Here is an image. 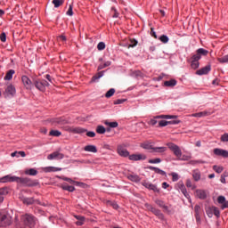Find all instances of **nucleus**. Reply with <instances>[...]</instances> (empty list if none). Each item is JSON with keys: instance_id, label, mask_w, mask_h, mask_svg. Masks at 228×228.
I'll list each match as a JSON object with an SVG mask.
<instances>
[{"instance_id": "47", "label": "nucleus", "mask_w": 228, "mask_h": 228, "mask_svg": "<svg viewBox=\"0 0 228 228\" xmlns=\"http://www.w3.org/2000/svg\"><path fill=\"white\" fill-rule=\"evenodd\" d=\"M50 136H61V132L58 130L50 131Z\"/></svg>"}, {"instance_id": "2", "label": "nucleus", "mask_w": 228, "mask_h": 228, "mask_svg": "<svg viewBox=\"0 0 228 228\" xmlns=\"http://www.w3.org/2000/svg\"><path fill=\"white\" fill-rule=\"evenodd\" d=\"M0 183H21L22 184H28L29 178H20L18 176L5 175L0 178Z\"/></svg>"}, {"instance_id": "59", "label": "nucleus", "mask_w": 228, "mask_h": 228, "mask_svg": "<svg viewBox=\"0 0 228 228\" xmlns=\"http://www.w3.org/2000/svg\"><path fill=\"white\" fill-rule=\"evenodd\" d=\"M150 35L153 37V38H158V35H156V31H154V28H151Z\"/></svg>"}, {"instance_id": "18", "label": "nucleus", "mask_w": 228, "mask_h": 228, "mask_svg": "<svg viewBox=\"0 0 228 228\" xmlns=\"http://www.w3.org/2000/svg\"><path fill=\"white\" fill-rule=\"evenodd\" d=\"M195 196L198 197V199H201L202 200H204V199L208 197V194L204 190H196Z\"/></svg>"}, {"instance_id": "52", "label": "nucleus", "mask_w": 228, "mask_h": 228, "mask_svg": "<svg viewBox=\"0 0 228 228\" xmlns=\"http://www.w3.org/2000/svg\"><path fill=\"white\" fill-rule=\"evenodd\" d=\"M72 10H73L72 4H69V7L66 14L69 15V17H72V15H74V12Z\"/></svg>"}, {"instance_id": "21", "label": "nucleus", "mask_w": 228, "mask_h": 228, "mask_svg": "<svg viewBox=\"0 0 228 228\" xmlns=\"http://www.w3.org/2000/svg\"><path fill=\"white\" fill-rule=\"evenodd\" d=\"M150 170H152L153 172H155V174H159V175H167V173L158 167H154L152 166L149 167Z\"/></svg>"}, {"instance_id": "37", "label": "nucleus", "mask_w": 228, "mask_h": 228, "mask_svg": "<svg viewBox=\"0 0 228 228\" xmlns=\"http://www.w3.org/2000/svg\"><path fill=\"white\" fill-rule=\"evenodd\" d=\"M96 133H98V134H104V133H106V128L103 126H98Z\"/></svg>"}, {"instance_id": "15", "label": "nucleus", "mask_w": 228, "mask_h": 228, "mask_svg": "<svg viewBox=\"0 0 228 228\" xmlns=\"http://www.w3.org/2000/svg\"><path fill=\"white\" fill-rule=\"evenodd\" d=\"M178 188L186 199H190V194L188 193V191H186V186H184L183 182L178 183Z\"/></svg>"}, {"instance_id": "29", "label": "nucleus", "mask_w": 228, "mask_h": 228, "mask_svg": "<svg viewBox=\"0 0 228 228\" xmlns=\"http://www.w3.org/2000/svg\"><path fill=\"white\" fill-rule=\"evenodd\" d=\"M142 149H146L147 151H153L154 146L152 145V142H144L141 145Z\"/></svg>"}, {"instance_id": "64", "label": "nucleus", "mask_w": 228, "mask_h": 228, "mask_svg": "<svg viewBox=\"0 0 228 228\" xmlns=\"http://www.w3.org/2000/svg\"><path fill=\"white\" fill-rule=\"evenodd\" d=\"M150 126H156L158 124V120L156 119H151L149 121Z\"/></svg>"}, {"instance_id": "56", "label": "nucleus", "mask_w": 228, "mask_h": 228, "mask_svg": "<svg viewBox=\"0 0 228 228\" xmlns=\"http://www.w3.org/2000/svg\"><path fill=\"white\" fill-rule=\"evenodd\" d=\"M180 122L181 121L177 119L171 120V121H168V126H177V124H179Z\"/></svg>"}, {"instance_id": "38", "label": "nucleus", "mask_w": 228, "mask_h": 228, "mask_svg": "<svg viewBox=\"0 0 228 228\" xmlns=\"http://www.w3.org/2000/svg\"><path fill=\"white\" fill-rule=\"evenodd\" d=\"M110 65H111V61H107L106 62H104L103 64H100L98 67V70H102V69H106V67H110Z\"/></svg>"}, {"instance_id": "5", "label": "nucleus", "mask_w": 228, "mask_h": 228, "mask_svg": "<svg viewBox=\"0 0 228 228\" xmlns=\"http://www.w3.org/2000/svg\"><path fill=\"white\" fill-rule=\"evenodd\" d=\"M167 147L168 149H170V151H172V152H174L175 156H176V158H178V159H181L182 161H184L186 159H181V156H183V151H181V148H179V146H177V144L174 143V142H169L167 143Z\"/></svg>"}, {"instance_id": "32", "label": "nucleus", "mask_w": 228, "mask_h": 228, "mask_svg": "<svg viewBox=\"0 0 228 228\" xmlns=\"http://www.w3.org/2000/svg\"><path fill=\"white\" fill-rule=\"evenodd\" d=\"M10 193V189L8 187H2L0 188V196L4 197Z\"/></svg>"}, {"instance_id": "11", "label": "nucleus", "mask_w": 228, "mask_h": 228, "mask_svg": "<svg viewBox=\"0 0 228 228\" xmlns=\"http://www.w3.org/2000/svg\"><path fill=\"white\" fill-rule=\"evenodd\" d=\"M128 159L131 161H142L147 159V156H145L144 154H132L129 155Z\"/></svg>"}, {"instance_id": "55", "label": "nucleus", "mask_w": 228, "mask_h": 228, "mask_svg": "<svg viewBox=\"0 0 228 228\" xmlns=\"http://www.w3.org/2000/svg\"><path fill=\"white\" fill-rule=\"evenodd\" d=\"M217 202L219 203V204H222V206L224 204V202H225V197H224V196H219L218 198H217Z\"/></svg>"}, {"instance_id": "35", "label": "nucleus", "mask_w": 228, "mask_h": 228, "mask_svg": "<svg viewBox=\"0 0 228 228\" xmlns=\"http://www.w3.org/2000/svg\"><path fill=\"white\" fill-rule=\"evenodd\" d=\"M167 151V147H153L152 152H165Z\"/></svg>"}, {"instance_id": "33", "label": "nucleus", "mask_w": 228, "mask_h": 228, "mask_svg": "<svg viewBox=\"0 0 228 228\" xmlns=\"http://www.w3.org/2000/svg\"><path fill=\"white\" fill-rule=\"evenodd\" d=\"M75 218L77 219L76 225H83V224H85V217L81 216H75Z\"/></svg>"}, {"instance_id": "14", "label": "nucleus", "mask_w": 228, "mask_h": 228, "mask_svg": "<svg viewBox=\"0 0 228 228\" xmlns=\"http://www.w3.org/2000/svg\"><path fill=\"white\" fill-rule=\"evenodd\" d=\"M69 133H73V134H83V133H86V129L83 127H69Z\"/></svg>"}, {"instance_id": "57", "label": "nucleus", "mask_w": 228, "mask_h": 228, "mask_svg": "<svg viewBox=\"0 0 228 228\" xmlns=\"http://www.w3.org/2000/svg\"><path fill=\"white\" fill-rule=\"evenodd\" d=\"M161 161V159H150L148 161V163H151V164H158Z\"/></svg>"}, {"instance_id": "54", "label": "nucleus", "mask_w": 228, "mask_h": 228, "mask_svg": "<svg viewBox=\"0 0 228 228\" xmlns=\"http://www.w3.org/2000/svg\"><path fill=\"white\" fill-rule=\"evenodd\" d=\"M171 175H172V181L174 183H175V181H179V175H177V173H172Z\"/></svg>"}, {"instance_id": "43", "label": "nucleus", "mask_w": 228, "mask_h": 228, "mask_svg": "<svg viewBox=\"0 0 228 228\" xmlns=\"http://www.w3.org/2000/svg\"><path fill=\"white\" fill-rule=\"evenodd\" d=\"M194 212H195V216H200V214L202 213V208H200V206L196 205L194 207Z\"/></svg>"}, {"instance_id": "40", "label": "nucleus", "mask_w": 228, "mask_h": 228, "mask_svg": "<svg viewBox=\"0 0 228 228\" xmlns=\"http://www.w3.org/2000/svg\"><path fill=\"white\" fill-rule=\"evenodd\" d=\"M159 40H160V42H162V44H168V40H170L167 35H162L159 37Z\"/></svg>"}, {"instance_id": "50", "label": "nucleus", "mask_w": 228, "mask_h": 228, "mask_svg": "<svg viewBox=\"0 0 228 228\" xmlns=\"http://www.w3.org/2000/svg\"><path fill=\"white\" fill-rule=\"evenodd\" d=\"M138 45V41L136 39H130V44L128 45L129 47H136Z\"/></svg>"}, {"instance_id": "36", "label": "nucleus", "mask_w": 228, "mask_h": 228, "mask_svg": "<svg viewBox=\"0 0 228 228\" xmlns=\"http://www.w3.org/2000/svg\"><path fill=\"white\" fill-rule=\"evenodd\" d=\"M113 95H115V88H110L106 94H105V97L107 99H110V97H113Z\"/></svg>"}, {"instance_id": "28", "label": "nucleus", "mask_w": 228, "mask_h": 228, "mask_svg": "<svg viewBox=\"0 0 228 228\" xmlns=\"http://www.w3.org/2000/svg\"><path fill=\"white\" fill-rule=\"evenodd\" d=\"M208 116H209V112L208 111H201V112L192 114V117H196L198 118H202V117H208Z\"/></svg>"}, {"instance_id": "10", "label": "nucleus", "mask_w": 228, "mask_h": 228, "mask_svg": "<svg viewBox=\"0 0 228 228\" xmlns=\"http://www.w3.org/2000/svg\"><path fill=\"white\" fill-rule=\"evenodd\" d=\"M65 158V155L63 153H60V151H54L52 154L47 156V159L53 160V159H63Z\"/></svg>"}, {"instance_id": "3", "label": "nucleus", "mask_w": 228, "mask_h": 228, "mask_svg": "<svg viewBox=\"0 0 228 228\" xmlns=\"http://www.w3.org/2000/svg\"><path fill=\"white\" fill-rule=\"evenodd\" d=\"M21 223L25 227L33 228L37 224V218L31 214L22 215L20 217Z\"/></svg>"}, {"instance_id": "24", "label": "nucleus", "mask_w": 228, "mask_h": 228, "mask_svg": "<svg viewBox=\"0 0 228 228\" xmlns=\"http://www.w3.org/2000/svg\"><path fill=\"white\" fill-rule=\"evenodd\" d=\"M62 180L66 181L67 183H69V184H76L77 186H81V184H83L79 182H76V181L72 180L71 178H69V177H66V176H63Z\"/></svg>"}, {"instance_id": "48", "label": "nucleus", "mask_w": 228, "mask_h": 228, "mask_svg": "<svg viewBox=\"0 0 228 228\" xmlns=\"http://www.w3.org/2000/svg\"><path fill=\"white\" fill-rule=\"evenodd\" d=\"M98 51H104L106 49V44L104 42H100L97 45Z\"/></svg>"}, {"instance_id": "19", "label": "nucleus", "mask_w": 228, "mask_h": 228, "mask_svg": "<svg viewBox=\"0 0 228 228\" xmlns=\"http://www.w3.org/2000/svg\"><path fill=\"white\" fill-rule=\"evenodd\" d=\"M155 204H157V206H159V208H162V209H164V211H168V206L165 205V201H163L161 200H155Z\"/></svg>"}, {"instance_id": "6", "label": "nucleus", "mask_w": 228, "mask_h": 228, "mask_svg": "<svg viewBox=\"0 0 228 228\" xmlns=\"http://www.w3.org/2000/svg\"><path fill=\"white\" fill-rule=\"evenodd\" d=\"M33 85L37 90H39V92H45V87L49 86V82H47L45 79H34Z\"/></svg>"}, {"instance_id": "4", "label": "nucleus", "mask_w": 228, "mask_h": 228, "mask_svg": "<svg viewBox=\"0 0 228 228\" xmlns=\"http://www.w3.org/2000/svg\"><path fill=\"white\" fill-rule=\"evenodd\" d=\"M13 219L8 213H0V227H8L12 225Z\"/></svg>"}, {"instance_id": "23", "label": "nucleus", "mask_w": 228, "mask_h": 228, "mask_svg": "<svg viewBox=\"0 0 228 228\" xmlns=\"http://www.w3.org/2000/svg\"><path fill=\"white\" fill-rule=\"evenodd\" d=\"M192 177H193L194 181H196V183L199 182V180L201 177L200 170H199V169L193 170L192 171Z\"/></svg>"}, {"instance_id": "25", "label": "nucleus", "mask_w": 228, "mask_h": 228, "mask_svg": "<svg viewBox=\"0 0 228 228\" xmlns=\"http://www.w3.org/2000/svg\"><path fill=\"white\" fill-rule=\"evenodd\" d=\"M102 76H104V71L98 72L96 75H94L92 77L91 83H95V81H97L98 79H101V77H102Z\"/></svg>"}, {"instance_id": "44", "label": "nucleus", "mask_w": 228, "mask_h": 228, "mask_svg": "<svg viewBox=\"0 0 228 228\" xmlns=\"http://www.w3.org/2000/svg\"><path fill=\"white\" fill-rule=\"evenodd\" d=\"M35 202V200L33 198H25L23 199V203L28 204V206L33 204Z\"/></svg>"}, {"instance_id": "16", "label": "nucleus", "mask_w": 228, "mask_h": 228, "mask_svg": "<svg viewBox=\"0 0 228 228\" xmlns=\"http://www.w3.org/2000/svg\"><path fill=\"white\" fill-rule=\"evenodd\" d=\"M142 186H144V188H148V190H152V191H156L157 193H159V189H158L156 185L149 182H143Z\"/></svg>"}, {"instance_id": "27", "label": "nucleus", "mask_w": 228, "mask_h": 228, "mask_svg": "<svg viewBox=\"0 0 228 228\" xmlns=\"http://www.w3.org/2000/svg\"><path fill=\"white\" fill-rule=\"evenodd\" d=\"M13 74H15V70H13V69H10L9 71H7V73L4 77V80L10 81L13 77Z\"/></svg>"}, {"instance_id": "51", "label": "nucleus", "mask_w": 228, "mask_h": 228, "mask_svg": "<svg viewBox=\"0 0 228 228\" xmlns=\"http://www.w3.org/2000/svg\"><path fill=\"white\" fill-rule=\"evenodd\" d=\"M185 184L187 188H191V190H195V185H193V183H191V180L187 179Z\"/></svg>"}, {"instance_id": "8", "label": "nucleus", "mask_w": 228, "mask_h": 228, "mask_svg": "<svg viewBox=\"0 0 228 228\" xmlns=\"http://www.w3.org/2000/svg\"><path fill=\"white\" fill-rule=\"evenodd\" d=\"M15 86L9 84L4 92V97H13L16 94Z\"/></svg>"}, {"instance_id": "20", "label": "nucleus", "mask_w": 228, "mask_h": 228, "mask_svg": "<svg viewBox=\"0 0 228 228\" xmlns=\"http://www.w3.org/2000/svg\"><path fill=\"white\" fill-rule=\"evenodd\" d=\"M84 151H86V152H93L95 154L97 152V147L95 145H86L84 148Z\"/></svg>"}, {"instance_id": "9", "label": "nucleus", "mask_w": 228, "mask_h": 228, "mask_svg": "<svg viewBox=\"0 0 228 228\" xmlns=\"http://www.w3.org/2000/svg\"><path fill=\"white\" fill-rule=\"evenodd\" d=\"M21 80L24 85V87L27 90H31V88H33L34 84H33V82H31V79H29V77H28V76L21 77Z\"/></svg>"}, {"instance_id": "53", "label": "nucleus", "mask_w": 228, "mask_h": 228, "mask_svg": "<svg viewBox=\"0 0 228 228\" xmlns=\"http://www.w3.org/2000/svg\"><path fill=\"white\" fill-rule=\"evenodd\" d=\"M166 126H168V121H167V120H160L159 122V127H166Z\"/></svg>"}, {"instance_id": "49", "label": "nucleus", "mask_w": 228, "mask_h": 228, "mask_svg": "<svg viewBox=\"0 0 228 228\" xmlns=\"http://www.w3.org/2000/svg\"><path fill=\"white\" fill-rule=\"evenodd\" d=\"M212 213L215 215V216H220V210L216 207L212 208Z\"/></svg>"}, {"instance_id": "7", "label": "nucleus", "mask_w": 228, "mask_h": 228, "mask_svg": "<svg viewBox=\"0 0 228 228\" xmlns=\"http://www.w3.org/2000/svg\"><path fill=\"white\" fill-rule=\"evenodd\" d=\"M144 206L148 211H151L153 215H155V216H158L159 220H164L165 216L163 215V213H161V210L152 207V205L149 203H146Z\"/></svg>"}, {"instance_id": "63", "label": "nucleus", "mask_w": 228, "mask_h": 228, "mask_svg": "<svg viewBox=\"0 0 228 228\" xmlns=\"http://www.w3.org/2000/svg\"><path fill=\"white\" fill-rule=\"evenodd\" d=\"M86 136H88L89 138H94L95 134L94 132H87Z\"/></svg>"}, {"instance_id": "30", "label": "nucleus", "mask_w": 228, "mask_h": 228, "mask_svg": "<svg viewBox=\"0 0 228 228\" xmlns=\"http://www.w3.org/2000/svg\"><path fill=\"white\" fill-rule=\"evenodd\" d=\"M25 174L26 175H37L38 174V171H37V169L35 168H30L25 170Z\"/></svg>"}, {"instance_id": "45", "label": "nucleus", "mask_w": 228, "mask_h": 228, "mask_svg": "<svg viewBox=\"0 0 228 228\" xmlns=\"http://www.w3.org/2000/svg\"><path fill=\"white\" fill-rule=\"evenodd\" d=\"M213 170H215L216 174H222L224 172V167H218V166H213Z\"/></svg>"}, {"instance_id": "22", "label": "nucleus", "mask_w": 228, "mask_h": 228, "mask_svg": "<svg viewBox=\"0 0 228 228\" xmlns=\"http://www.w3.org/2000/svg\"><path fill=\"white\" fill-rule=\"evenodd\" d=\"M61 188H62V190H65L66 191H70V192L76 191V187L75 186L69 185L67 183H62L61 184Z\"/></svg>"}, {"instance_id": "60", "label": "nucleus", "mask_w": 228, "mask_h": 228, "mask_svg": "<svg viewBox=\"0 0 228 228\" xmlns=\"http://www.w3.org/2000/svg\"><path fill=\"white\" fill-rule=\"evenodd\" d=\"M0 40H1V42H6V33L3 32L0 35Z\"/></svg>"}, {"instance_id": "34", "label": "nucleus", "mask_w": 228, "mask_h": 228, "mask_svg": "<svg viewBox=\"0 0 228 228\" xmlns=\"http://www.w3.org/2000/svg\"><path fill=\"white\" fill-rule=\"evenodd\" d=\"M155 118H167V119H170V118H177V116L159 115V116H156Z\"/></svg>"}, {"instance_id": "39", "label": "nucleus", "mask_w": 228, "mask_h": 228, "mask_svg": "<svg viewBox=\"0 0 228 228\" xmlns=\"http://www.w3.org/2000/svg\"><path fill=\"white\" fill-rule=\"evenodd\" d=\"M53 122H55L56 124H61V125L67 124V121L63 118H57L53 119Z\"/></svg>"}, {"instance_id": "41", "label": "nucleus", "mask_w": 228, "mask_h": 228, "mask_svg": "<svg viewBox=\"0 0 228 228\" xmlns=\"http://www.w3.org/2000/svg\"><path fill=\"white\" fill-rule=\"evenodd\" d=\"M53 4L54 5V8H60V6L63 4V0H53Z\"/></svg>"}, {"instance_id": "26", "label": "nucleus", "mask_w": 228, "mask_h": 228, "mask_svg": "<svg viewBox=\"0 0 228 228\" xmlns=\"http://www.w3.org/2000/svg\"><path fill=\"white\" fill-rule=\"evenodd\" d=\"M127 179H129V181H132L133 183H140V176H138L137 175H128Z\"/></svg>"}, {"instance_id": "42", "label": "nucleus", "mask_w": 228, "mask_h": 228, "mask_svg": "<svg viewBox=\"0 0 228 228\" xmlns=\"http://www.w3.org/2000/svg\"><path fill=\"white\" fill-rule=\"evenodd\" d=\"M105 126H108L109 127L115 128V127H118V123L117 121H115V122H108V121H106L105 122Z\"/></svg>"}, {"instance_id": "61", "label": "nucleus", "mask_w": 228, "mask_h": 228, "mask_svg": "<svg viewBox=\"0 0 228 228\" xmlns=\"http://www.w3.org/2000/svg\"><path fill=\"white\" fill-rule=\"evenodd\" d=\"M126 102V99H118L114 101V104H124Z\"/></svg>"}, {"instance_id": "58", "label": "nucleus", "mask_w": 228, "mask_h": 228, "mask_svg": "<svg viewBox=\"0 0 228 228\" xmlns=\"http://www.w3.org/2000/svg\"><path fill=\"white\" fill-rule=\"evenodd\" d=\"M221 142H228V134L225 133L221 136Z\"/></svg>"}, {"instance_id": "17", "label": "nucleus", "mask_w": 228, "mask_h": 228, "mask_svg": "<svg viewBox=\"0 0 228 228\" xmlns=\"http://www.w3.org/2000/svg\"><path fill=\"white\" fill-rule=\"evenodd\" d=\"M118 154L119 156H122L123 158H127L129 157V151H127L124 147L122 146H118Z\"/></svg>"}, {"instance_id": "13", "label": "nucleus", "mask_w": 228, "mask_h": 228, "mask_svg": "<svg viewBox=\"0 0 228 228\" xmlns=\"http://www.w3.org/2000/svg\"><path fill=\"white\" fill-rule=\"evenodd\" d=\"M214 154L216 156H222V158H228V151L220 148L214 149Z\"/></svg>"}, {"instance_id": "12", "label": "nucleus", "mask_w": 228, "mask_h": 228, "mask_svg": "<svg viewBox=\"0 0 228 228\" xmlns=\"http://www.w3.org/2000/svg\"><path fill=\"white\" fill-rule=\"evenodd\" d=\"M211 72V66L208 65L196 71L197 76H206Z\"/></svg>"}, {"instance_id": "62", "label": "nucleus", "mask_w": 228, "mask_h": 228, "mask_svg": "<svg viewBox=\"0 0 228 228\" xmlns=\"http://www.w3.org/2000/svg\"><path fill=\"white\" fill-rule=\"evenodd\" d=\"M226 176H227V175H225V174H223L221 175L220 182L223 183V184H225V177Z\"/></svg>"}, {"instance_id": "1", "label": "nucleus", "mask_w": 228, "mask_h": 228, "mask_svg": "<svg viewBox=\"0 0 228 228\" xmlns=\"http://www.w3.org/2000/svg\"><path fill=\"white\" fill-rule=\"evenodd\" d=\"M208 51L204 48H200L196 51V53L192 54L191 58V68L193 69V70H197L199 67H200V62L199 61L202 56H208Z\"/></svg>"}, {"instance_id": "46", "label": "nucleus", "mask_w": 228, "mask_h": 228, "mask_svg": "<svg viewBox=\"0 0 228 228\" xmlns=\"http://www.w3.org/2000/svg\"><path fill=\"white\" fill-rule=\"evenodd\" d=\"M217 61H219V63H228V54L222 58H218Z\"/></svg>"}, {"instance_id": "31", "label": "nucleus", "mask_w": 228, "mask_h": 228, "mask_svg": "<svg viewBox=\"0 0 228 228\" xmlns=\"http://www.w3.org/2000/svg\"><path fill=\"white\" fill-rule=\"evenodd\" d=\"M177 85V81L175 79H171L164 82L165 86H175Z\"/></svg>"}]
</instances>
